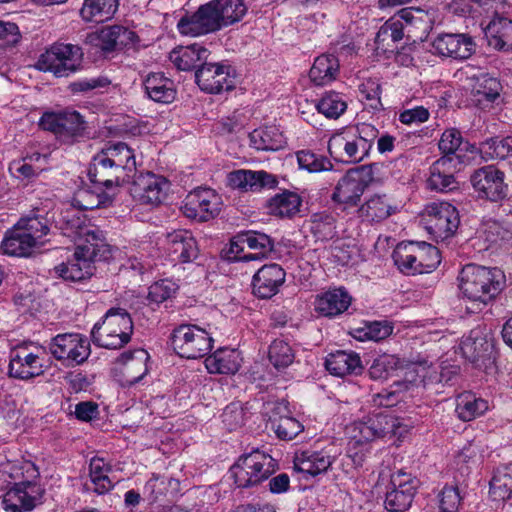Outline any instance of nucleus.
Instances as JSON below:
<instances>
[{"mask_svg":"<svg viewBox=\"0 0 512 512\" xmlns=\"http://www.w3.org/2000/svg\"><path fill=\"white\" fill-rule=\"evenodd\" d=\"M247 12L245 0H211L193 14L182 17L177 29L183 36L206 35L240 22Z\"/></svg>","mask_w":512,"mask_h":512,"instance_id":"f257e3e1","label":"nucleus"},{"mask_svg":"<svg viewBox=\"0 0 512 512\" xmlns=\"http://www.w3.org/2000/svg\"><path fill=\"white\" fill-rule=\"evenodd\" d=\"M458 287L472 307L469 310L481 311L501 293L505 286V275L498 268L476 264L465 265L458 275Z\"/></svg>","mask_w":512,"mask_h":512,"instance_id":"f03ea898","label":"nucleus"},{"mask_svg":"<svg viewBox=\"0 0 512 512\" xmlns=\"http://www.w3.org/2000/svg\"><path fill=\"white\" fill-rule=\"evenodd\" d=\"M379 130L372 124L360 123L333 134L328 141L330 155L345 163H358L370 153Z\"/></svg>","mask_w":512,"mask_h":512,"instance_id":"7ed1b4c3","label":"nucleus"},{"mask_svg":"<svg viewBox=\"0 0 512 512\" xmlns=\"http://www.w3.org/2000/svg\"><path fill=\"white\" fill-rule=\"evenodd\" d=\"M134 325L131 315L121 307H112L91 330L93 343L105 349H120L128 344Z\"/></svg>","mask_w":512,"mask_h":512,"instance_id":"20e7f679","label":"nucleus"},{"mask_svg":"<svg viewBox=\"0 0 512 512\" xmlns=\"http://www.w3.org/2000/svg\"><path fill=\"white\" fill-rule=\"evenodd\" d=\"M112 257V247L106 241L80 243L73 258L55 267L64 280L81 281L93 275L96 261H107Z\"/></svg>","mask_w":512,"mask_h":512,"instance_id":"39448f33","label":"nucleus"},{"mask_svg":"<svg viewBox=\"0 0 512 512\" xmlns=\"http://www.w3.org/2000/svg\"><path fill=\"white\" fill-rule=\"evenodd\" d=\"M276 467V462L270 455L255 450L240 456L230 468V473L238 487L248 488L268 479Z\"/></svg>","mask_w":512,"mask_h":512,"instance_id":"423d86ee","label":"nucleus"},{"mask_svg":"<svg viewBox=\"0 0 512 512\" xmlns=\"http://www.w3.org/2000/svg\"><path fill=\"white\" fill-rule=\"evenodd\" d=\"M39 126L52 132L65 145H72L88 136L87 123L77 111L62 113L46 112L39 120Z\"/></svg>","mask_w":512,"mask_h":512,"instance_id":"0eeeda50","label":"nucleus"},{"mask_svg":"<svg viewBox=\"0 0 512 512\" xmlns=\"http://www.w3.org/2000/svg\"><path fill=\"white\" fill-rule=\"evenodd\" d=\"M82 58L83 52L79 46L55 43L40 55L36 68L51 72L56 77H66L79 69Z\"/></svg>","mask_w":512,"mask_h":512,"instance_id":"6e6552de","label":"nucleus"},{"mask_svg":"<svg viewBox=\"0 0 512 512\" xmlns=\"http://www.w3.org/2000/svg\"><path fill=\"white\" fill-rule=\"evenodd\" d=\"M171 341L180 357L197 359L210 352L214 340L206 329L196 324H181L173 330Z\"/></svg>","mask_w":512,"mask_h":512,"instance_id":"1a4fd4ad","label":"nucleus"},{"mask_svg":"<svg viewBox=\"0 0 512 512\" xmlns=\"http://www.w3.org/2000/svg\"><path fill=\"white\" fill-rule=\"evenodd\" d=\"M373 180L372 167L363 165L350 169L337 183L332 200L346 207H354Z\"/></svg>","mask_w":512,"mask_h":512,"instance_id":"9d476101","label":"nucleus"},{"mask_svg":"<svg viewBox=\"0 0 512 512\" xmlns=\"http://www.w3.org/2000/svg\"><path fill=\"white\" fill-rule=\"evenodd\" d=\"M420 481L416 476L399 469L391 474L385 496V508L390 512L407 511L414 500Z\"/></svg>","mask_w":512,"mask_h":512,"instance_id":"9b49d317","label":"nucleus"},{"mask_svg":"<svg viewBox=\"0 0 512 512\" xmlns=\"http://www.w3.org/2000/svg\"><path fill=\"white\" fill-rule=\"evenodd\" d=\"M49 351L67 367L84 363L90 355L88 340L79 333L58 334L51 339Z\"/></svg>","mask_w":512,"mask_h":512,"instance_id":"f8f14e48","label":"nucleus"},{"mask_svg":"<svg viewBox=\"0 0 512 512\" xmlns=\"http://www.w3.org/2000/svg\"><path fill=\"white\" fill-rule=\"evenodd\" d=\"M397 428L396 419L384 414H375L363 420L354 421L346 427V434L353 444H365L394 434Z\"/></svg>","mask_w":512,"mask_h":512,"instance_id":"ddd939ff","label":"nucleus"},{"mask_svg":"<svg viewBox=\"0 0 512 512\" xmlns=\"http://www.w3.org/2000/svg\"><path fill=\"white\" fill-rule=\"evenodd\" d=\"M46 368L38 348L32 351L28 344H20L9 353L8 375L12 378L28 381L42 376Z\"/></svg>","mask_w":512,"mask_h":512,"instance_id":"4468645a","label":"nucleus"},{"mask_svg":"<svg viewBox=\"0 0 512 512\" xmlns=\"http://www.w3.org/2000/svg\"><path fill=\"white\" fill-rule=\"evenodd\" d=\"M428 232L436 241L452 237L460 223L459 212L448 202H433L426 207Z\"/></svg>","mask_w":512,"mask_h":512,"instance_id":"2eb2a0df","label":"nucleus"},{"mask_svg":"<svg viewBox=\"0 0 512 512\" xmlns=\"http://www.w3.org/2000/svg\"><path fill=\"white\" fill-rule=\"evenodd\" d=\"M422 13L419 9L404 8L398 12L397 18L386 21L375 37L378 48L384 50L397 48L395 45L405 37L407 27L423 22Z\"/></svg>","mask_w":512,"mask_h":512,"instance_id":"dca6fc26","label":"nucleus"},{"mask_svg":"<svg viewBox=\"0 0 512 512\" xmlns=\"http://www.w3.org/2000/svg\"><path fill=\"white\" fill-rule=\"evenodd\" d=\"M53 218L62 233L74 240H82V243L106 241L103 231L97 227L87 225L82 213L74 207L61 210L58 216H53Z\"/></svg>","mask_w":512,"mask_h":512,"instance_id":"f3484780","label":"nucleus"},{"mask_svg":"<svg viewBox=\"0 0 512 512\" xmlns=\"http://www.w3.org/2000/svg\"><path fill=\"white\" fill-rule=\"evenodd\" d=\"M221 197L210 188H197L184 200L183 214L198 222L215 218L221 211Z\"/></svg>","mask_w":512,"mask_h":512,"instance_id":"a211bd4d","label":"nucleus"},{"mask_svg":"<svg viewBox=\"0 0 512 512\" xmlns=\"http://www.w3.org/2000/svg\"><path fill=\"white\" fill-rule=\"evenodd\" d=\"M470 181L478 197L482 199L496 202L507 196L508 185L505 183V174L494 165L476 169Z\"/></svg>","mask_w":512,"mask_h":512,"instance_id":"6ab92c4d","label":"nucleus"},{"mask_svg":"<svg viewBox=\"0 0 512 512\" xmlns=\"http://www.w3.org/2000/svg\"><path fill=\"white\" fill-rule=\"evenodd\" d=\"M200 89L210 94H218L234 88L235 70L224 63H204L195 72Z\"/></svg>","mask_w":512,"mask_h":512,"instance_id":"aec40b11","label":"nucleus"},{"mask_svg":"<svg viewBox=\"0 0 512 512\" xmlns=\"http://www.w3.org/2000/svg\"><path fill=\"white\" fill-rule=\"evenodd\" d=\"M43 490L33 481L15 483L3 497L6 511L24 512L32 510L42 497Z\"/></svg>","mask_w":512,"mask_h":512,"instance_id":"412c9836","label":"nucleus"},{"mask_svg":"<svg viewBox=\"0 0 512 512\" xmlns=\"http://www.w3.org/2000/svg\"><path fill=\"white\" fill-rule=\"evenodd\" d=\"M168 181L151 172L140 174L133 180L131 195L141 204L157 205L165 198Z\"/></svg>","mask_w":512,"mask_h":512,"instance_id":"4be33fe9","label":"nucleus"},{"mask_svg":"<svg viewBox=\"0 0 512 512\" xmlns=\"http://www.w3.org/2000/svg\"><path fill=\"white\" fill-rule=\"evenodd\" d=\"M475 42L467 34H439L432 42L436 54L454 59H467L475 51Z\"/></svg>","mask_w":512,"mask_h":512,"instance_id":"5701e85b","label":"nucleus"},{"mask_svg":"<svg viewBox=\"0 0 512 512\" xmlns=\"http://www.w3.org/2000/svg\"><path fill=\"white\" fill-rule=\"evenodd\" d=\"M285 277L286 272L279 264L263 265L253 276V294L261 299L271 298L278 293Z\"/></svg>","mask_w":512,"mask_h":512,"instance_id":"b1692460","label":"nucleus"},{"mask_svg":"<svg viewBox=\"0 0 512 512\" xmlns=\"http://www.w3.org/2000/svg\"><path fill=\"white\" fill-rule=\"evenodd\" d=\"M462 156H442L430 167L428 185L433 190L448 191L456 188L454 174L460 170Z\"/></svg>","mask_w":512,"mask_h":512,"instance_id":"393cba45","label":"nucleus"},{"mask_svg":"<svg viewBox=\"0 0 512 512\" xmlns=\"http://www.w3.org/2000/svg\"><path fill=\"white\" fill-rule=\"evenodd\" d=\"M88 177L92 183L104 186L107 189L130 181L122 173V170L115 167L100 151L92 158L88 169Z\"/></svg>","mask_w":512,"mask_h":512,"instance_id":"a878e982","label":"nucleus"},{"mask_svg":"<svg viewBox=\"0 0 512 512\" xmlns=\"http://www.w3.org/2000/svg\"><path fill=\"white\" fill-rule=\"evenodd\" d=\"M399 211L397 203L386 194L370 196L358 209L362 222L378 224Z\"/></svg>","mask_w":512,"mask_h":512,"instance_id":"bb28decb","label":"nucleus"},{"mask_svg":"<svg viewBox=\"0 0 512 512\" xmlns=\"http://www.w3.org/2000/svg\"><path fill=\"white\" fill-rule=\"evenodd\" d=\"M166 248L173 261L189 263L199 254L197 242L188 230H176L166 236Z\"/></svg>","mask_w":512,"mask_h":512,"instance_id":"cd10ccee","label":"nucleus"},{"mask_svg":"<svg viewBox=\"0 0 512 512\" xmlns=\"http://www.w3.org/2000/svg\"><path fill=\"white\" fill-rule=\"evenodd\" d=\"M227 183L233 189L242 191H258L264 187H275L278 183L275 176L265 171L234 170L227 175Z\"/></svg>","mask_w":512,"mask_h":512,"instance_id":"c85d7f7f","label":"nucleus"},{"mask_svg":"<svg viewBox=\"0 0 512 512\" xmlns=\"http://www.w3.org/2000/svg\"><path fill=\"white\" fill-rule=\"evenodd\" d=\"M91 42L104 52L114 51L118 46L134 43L138 36L126 27L114 25L102 28L90 36Z\"/></svg>","mask_w":512,"mask_h":512,"instance_id":"c756f323","label":"nucleus"},{"mask_svg":"<svg viewBox=\"0 0 512 512\" xmlns=\"http://www.w3.org/2000/svg\"><path fill=\"white\" fill-rule=\"evenodd\" d=\"M333 461L334 456L327 450H305L295 455L294 468L298 472L317 476L326 472Z\"/></svg>","mask_w":512,"mask_h":512,"instance_id":"7c9ffc66","label":"nucleus"},{"mask_svg":"<svg viewBox=\"0 0 512 512\" xmlns=\"http://www.w3.org/2000/svg\"><path fill=\"white\" fill-rule=\"evenodd\" d=\"M148 358L149 355L144 349L124 352L117 358V363L122 365V373L127 385L138 383L147 374Z\"/></svg>","mask_w":512,"mask_h":512,"instance_id":"2f4dec72","label":"nucleus"},{"mask_svg":"<svg viewBox=\"0 0 512 512\" xmlns=\"http://www.w3.org/2000/svg\"><path fill=\"white\" fill-rule=\"evenodd\" d=\"M100 152L108 158L111 163L122 170L130 180L134 179L136 173V160L134 150L124 142H108Z\"/></svg>","mask_w":512,"mask_h":512,"instance_id":"473e14b6","label":"nucleus"},{"mask_svg":"<svg viewBox=\"0 0 512 512\" xmlns=\"http://www.w3.org/2000/svg\"><path fill=\"white\" fill-rule=\"evenodd\" d=\"M503 87L500 81L489 74H481L474 79L472 95L481 108L491 107L501 98Z\"/></svg>","mask_w":512,"mask_h":512,"instance_id":"72a5a7b5","label":"nucleus"},{"mask_svg":"<svg viewBox=\"0 0 512 512\" xmlns=\"http://www.w3.org/2000/svg\"><path fill=\"white\" fill-rule=\"evenodd\" d=\"M493 348V344L488 339L484 330L480 327L474 328L469 335L464 337L460 343L462 355L472 363H477L488 356Z\"/></svg>","mask_w":512,"mask_h":512,"instance_id":"f704fd0d","label":"nucleus"},{"mask_svg":"<svg viewBox=\"0 0 512 512\" xmlns=\"http://www.w3.org/2000/svg\"><path fill=\"white\" fill-rule=\"evenodd\" d=\"M242 360L237 349L220 348L205 359V367L211 374H235Z\"/></svg>","mask_w":512,"mask_h":512,"instance_id":"c9c22d12","label":"nucleus"},{"mask_svg":"<svg viewBox=\"0 0 512 512\" xmlns=\"http://www.w3.org/2000/svg\"><path fill=\"white\" fill-rule=\"evenodd\" d=\"M489 46L509 51L512 49V20L495 15L484 28Z\"/></svg>","mask_w":512,"mask_h":512,"instance_id":"e433bc0d","label":"nucleus"},{"mask_svg":"<svg viewBox=\"0 0 512 512\" xmlns=\"http://www.w3.org/2000/svg\"><path fill=\"white\" fill-rule=\"evenodd\" d=\"M351 304V296L342 288L328 290L317 296L315 310L326 317L345 312Z\"/></svg>","mask_w":512,"mask_h":512,"instance_id":"4c0bfd02","label":"nucleus"},{"mask_svg":"<svg viewBox=\"0 0 512 512\" xmlns=\"http://www.w3.org/2000/svg\"><path fill=\"white\" fill-rule=\"evenodd\" d=\"M145 93L149 99L158 103H172L176 98V89L173 80L163 73H149L144 82Z\"/></svg>","mask_w":512,"mask_h":512,"instance_id":"58836bf2","label":"nucleus"},{"mask_svg":"<svg viewBox=\"0 0 512 512\" xmlns=\"http://www.w3.org/2000/svg\"><path fill=\"white\" fill-rule=\"evenodd\" d=\"M301 206V196L290 190H284L275 194L267 203V209L270 215L287 219H292L299 214Z\"/></svg>","mask_w":512,"mask_h":512,"instance_id":"ea45409f","label":"nucleus"},{"mask_svg":"<svg viewBox=\"0 0 512 512\" xmlns=\"http://www.w3.org/2000/svg\"><path fill=\"white\" fill-rule=\"evenodd\" d=\"M112 472V465L103 458L93 457L89 464L90 483L85 484L87 491L98 495L108 493L114 486L109 474Z\"/></svg>","mask_w":512,"mask_h":512,"instance_id":"a19ab883","label":"nucleus"},{"mask_svg":"<svg viewBox=\"0 0 512 512\" xmlns=\"http://www.w3.org/2000/svg\"><path fill=\"white\" fill-rule=\"evenodd\" d=\"M339 72L338 58L332 54H323L314 60L309 77L315 85L325 86L336 80Z\"/></svg>","mask_w":512,"mask_h":512,"instance_id":"79ce46f5","label":"nucleus"},{"mask_svg":"<svg viewBox=\"0 0 512 512\" xmlns=\"http://www.w3.org/2000/svg\"><path fill=\"white\" fill-rule=\"evenodd\" d=\"M489 410L486 399L477 397L472 392H463L456 397L455 413L463 422L472 421L481 417Z\"/></svg>","mask_w":512,"mask_h":512,"instance_id":"37998d69","label":"nucleus"},{"mask_svg":"<svg viewBox=\"0 0 512 512\" xmlns=\"http://www.w3.org/2000/svg\"><path fill=\"white\" fill-rule=\"evenodd\" d=\"M326 369L335 376L343 377L347 374H359L362 371L361 360L358 354L346 351L330 353L325 361Z\"/></svg>","mask_w":512,"mask_h":512,"instance_id":"c03bdc74","label":"nucleus"},{"mask_svg":"<svg viewBox=\"0 0 512 512\" xmlns=\"http://www.w3.org/2000/svg\"><path fill=\"white\" fill-rule=\"evenodd\" d=\"M36 245L33 241V236L27 235L16 224L6 233L1 243V248L7 255L26 257L31 254L32 249Z\"/></svg>","mask_w":512,"mask_h":512,"instance_id":"a18cd8bd","label":"nucleus"},{"mask_svg":"<svg viewBox=\"0 0 512 512\" xmlns=\"http://www.w3.org/2000/svg\"><path fill=\"white\" fill-rule=\"evenodd\" d=\"M118 0H84L80 15L86 22L101 23L113 17Z\"/></svg>","mask_w":512,"mask_h":512,"instance_id":"49530a36","label":"nucleus"},{"mask_svg":"<svg viewBox=\"0 0 512 512\" xmlns=\"http://www.w3.org/2000/svg\"><path fill=\"white\" fill-rule=\"evenodd\" d=\"M209 52L200 44H192L178 47L170 53L171 62L182 71H188L196 67L197 63L206 59Z\"/></svg>","mask_w":512,"mask_h":512,"instance_id":"de8ad7c7","label":"nucleus"},{"mask_svg":"<svg viewBox=\"0 0 512 512\" xmlns=\"http://www.w3.org/2000/svg\"><path fill=\"white\" fill-rule=\"evenodd\" d=\"M249 141L251 147L262 151H276L284 144L283 135L275 126L254 129L249 133Z\"/></svg>","mask_w":512,"mask_h":512,"instance_id":"09e8293b","label":"nucleus"},{"mask_svg":"<svg viewBox=\"0 0 512 512\" xmlns=\"http://www.w3.org/2000/svg\"><path fill=\"white\" fill-rule=\"evenodd\" d=\"M489 493L495 501H504L512 497V463L495 469L490 480Z\"/></svg>","mask_w":512,"mask_h":512,"instance_id":"8fccbe9b","label":"nucleus"},{"mask_svg":"<svg viewBox=\"0 0 512 512\" xmlns=\"http://www.w3.org/2000/svg\"><path fill=\"white\" fill-rule=\"evenodd\" d=\"M240 239L254 252L250 254V261L267 258L274 249V241L265 233L258 231H245L240 233Z\"/></svg>","mask_w":512,"mask_h":512,"instance_id":"3c124183","label":"nucleus"},{"mask_svg":"<svg viewBox=\"0 0 512 512\" xmlns=\"http://www.w3.org/2000/svg\"><path fill=\"white\" fill-rule=\"evenodd\" d=\"M392 258L402 273L406 275L420 274L413 241L399 243L393 251Z\"/></svg>","mask_w":512,"mask_h":512,"instance_id":"603ef678","label":"nucleus"},{"mask_svg":"<svg viewBox=\"0 0 512 512\" xmlns=\"http://www.w3.org/2000/svg\"><path fill=\"white\" fill-rule=\"evenodd\" d=\"M444 373H438L437 369L427 365V361L420 363L412 371H408L405 376V383L411 386L427 388L430 384L442 382Z\"/></svg>","mask_w":512,"mask_h":512,"instance_id":"864d4df0","label":"nucleus"},{"mask_svg":"<svg viewBox=\"0 0 512 512\" xmlns=\"http://www.w3.org/2000/svg\"><path fill=\"white\" fill-rule=\"evenodd\" d=\"M393 332V325L387 321L364 322L363 326L354 330L353 336L359 341H381Z\"/></svg>","mask_w":512,"mask_h":512,"instance_id":"5fc2aeb1","label":"nucleus"},{"mask_svg":"<svg viewBox=\"0 0 512 512\" xmlns=\"http://www.w3.org/2000/svg\"><path fill=\"white\" fill-rule=\"evenodd\" d=\"M414 252L417 256V265L420 274L433 271L441 262L437 247L427 242H414Z\"/></svg>","mask_w":512,"mask_h":512,"instance_id":"6e6d98bb","label":"nucleus"},{"mask_svg":"<svg viewBox=\"0 0 512 512\" xmlns=\"http://www.w3.org/2000/svg\"><path fill=\"white\" fill-rule=\"evenodd\" d=\"M48 222L47 217L37 210L33 214L20 219L17 225L27 235L33 236L34 243L38 244L49 231Z\"/></svg>","mask_w":512,"mask_h":512,"instance_id":"4d7b16f0","label":"nucleus"},{"mask_svg":"<svg viewBox=\"0 0 512 512\" xmlns=\"http://www.w3.org/2000/svg\"><path fill=\"white\" fill-rule=\"evenodd\" d=\"M319 113L330 119L339 118L347 109V103L342 95L330 91L325 93L316 104Z\"/></svg>","mask_w":512,"mask_h":512,"instance_id":"13d9d810","label":"nucleus"},{"mask_svg":"<svg viewBox=\"0 0 512 512\" xmlns=\"http://www.w3.org/2000/svg\"><path fill=\"white\" fill-rule=\"evenodd\" d=\"M270 422L271 429L282 440H292L304 429L303 425L292 416H280L278 419L271 418Z\"/></svg>","mask_w":512,"mask_h":512,"instance_id":"bf43d9fd","label":"nucleus"},{"mask_svg":"<svg viewBox=\"0 0 512 512\" xmlns=\"http://www.w3.org/2000/svg\"><path fill=\"white\" fill-rule=\"evenodd\" d=\"M480 152L487 159H505L512 155V138H492L483 142Z\"/></svg>","mask_w":512,"mask_h":512,"instance_id":"052dcab7","label":"nucleus"},{"mask_svg":"<svg viewBox=\"0 0 512 512\" xmlns=\"http://www.w3.org/2000/svg\"><path fill=\"white\" fill-rule=\"evenodd\" d=\"M335 219L327 213H316L311 217L310 230L321 241L332 239L335 234Z\"/></svg>","mask_w":512,"mask_h":512,"instance_id":"680f3d73","label":"nucleus"},{"mask_svg":"<svg viewBox=\"0 0 512 512\" xmlns=\"http://www.w3.org/2000/svg\"><path fill=\"white\" fill-rule=\"evenodd\" d=\"M294 352L282 339L274 340L269 347V360L277 368H286L294 361Z\"/></svg>","mask_w":512,"mask_h":512,"instance_id":"e2e57ef3","label":"nucleus"},{"mask_svg":"<svg viewBox=\"0 0 512 512\" xmlns=\"http://www.w3.org/2000/svg\"><path fill=\"white\" fill-rule=\"evenodd\" d=\"M439 149L444 154L443 156H461L458 154L460 147H474L468 142H463L461 132L455 128L447 129L442 133L439 141Z\"/></svg>","mask_w":512,"mask_h":512,"instance_id":"0e129e2a","label":"nucleus"},{"mask_svg":"<svg viewBox=\"0 0 512 512\" xmlns=\"http://www.w3.org/2000/svg\"><path fill=\"white\" fill-rule=\"evenodd\" d=\"M113 198L114 195L107 192L95 194L88 190H82L78 192L76 202L83 210H93L110 206L113 202Z\"/></svg>","mask_w":512,"mask_h":512,"instance_id":"69168bd1","label":"nucleus"},{"mask_svg":"<svg viewBox=\"0 0 512 512\" xmlns=\"http://www.w3.org/2000/svg\"><path fill=\"white\" fill-rule=\"evenodd\" d=\"M41 159H46V156H42L39 153H34L30 156L25 157L21 161L13 162L9 170L15 174V176L22 179H31L36 176L43 170L41 167H35L32 165V162L39 161Z\"/></svg>","mask_w":512,"mask_h":512,"instance_id":"338daca9","label":"nucleus"},{"mask_svg":"<svg viewBox=\"0 0 512 512\" xmlns=\"http://www.w3.org/2000/svg\"><path fill=\"white\" fill-rule=\"evenodd\" d=\"M221 418L226 428L233 431L245 423L246 411L240 402H232L225 407Z\"/></svg>","mask_w":512,"mask_h":512,"instance_id":"774afa93","label":"nucleus"}]
</instances>
